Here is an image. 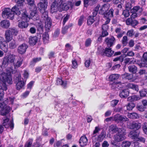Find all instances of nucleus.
Returning <instances> with one entry per match:
<instances>
[{
  "label": "nucleus",
  "instance_id": "f257e3e1",
  "mask_svg": "<svg viewBox=\"0 0 147 147\" xmlns=\"http://www.w3.org/2000/svg\"><path fill=\"white\" fill-rule=\"evenodd\" d=\"M6 82L9 84L12 83V77L10 73H4L0 75V101L3 99L4 91L7 89Z\"/></svg>",
  "mask_w": 147,
  "mask_h": 147
},
{
  "label": "nucleus",
  "instance_id": "f03ea898",
  "mask_svg": "<svg viewBox=\"0 0 147 147\" xmlns=\"http://www.w3.org/2000/svg\"><path fill=\"white\" fill-rule=\"evenodd\" d=\"M70 109L69 103H65L62 100H59L57 102L55 107V109L57 111H62V115L65 116L68 115V112Z\"/></svg>",
  "mask_w": 147,
  "mask_h": 147
},
{
  "label": "nucleus",
  "instance_id": "7ed1b4c3",
  "mask_svg": "<svg viewBox=\"0 0 147 147\" xmlns=\"http://www.w3.org/2000/svg\"><path fill=\"white\" fill-rule=\"evenodd\" d=\"M40 12L42 20L45 21L46 30L49 31L51 26L52 21L51 18L48 17V11L45 10L44 11Z\"/></svg>",
  "mask_w": 147,
  "mask_h": 147
},
{
  "label": "nucleus",
  "instance_id": "20e7f679",
  "mask_svg": "<svg viewBox=\"0 0 147 147\" xmlns=\"http://www.w3.org/2000/svg\"><path fill=\"white\" fill-rule=\"evenodd\" d=\"M125 131L123 128H119V131L113 136L114 140L116 142H120L124 140L125 138Z\"/></svg>",
  "mask_w": 147,
  "mask_h": 147
},
{
  "label": "nucleus",
  "instance_id": "39448f33",
  "mask_svg": "<svg viewBox=\"0 0 147 147\" xmlns=\"http://www.w3.org/2000/svg\"><path fill=\"white\" fill-rule=\"evenodd\" d=\"M119 77V75L118 74H113L110 75L108 78L110 82H112V83H111L109 85L111 86V88L112 89L115 88V87L113 86L114 85H117L121 83L120 81L116 82V81L118 79Z\"/></svg>",
  "mask_w": 147,
  "mask_h": 147
},
{
  "label": "nucleus",
  "instance_id": "423d86ee",
  "mask_svg": "<svg viewBox=\"0 0 147 147\" xmlns=\"http://www.w3.org/2000/svg\"><path fill=\"white\" fill-rule=\"evenodd\" d=\"M14 81L16 83V88L18 90H20L25 85V82L23 78H21V74H19L18 76L16 77Z\"/></svg>",
  "mask_w": 147,
  "mask_h": 147
},
{
  "label": "nucleus",
  "instance_id": "0eeeda50",
  "mask_svg": "<svg viewBox=\"0 0 147 147\" xmlns=\"http://www.w3.org/2000/svg\"><path fill=\"white\" fill-rule=\"evenodd\" d=\"M3 17L5 16V18L10 20H13L14 15L12 14L11 9L9 8H5L2 13Z\"/></svg>",
  "mask_w": 147,
  "mask_h": 147
},
{
  "label": "nucleus",
  "instance_id": "6e6552de",
  "mask_svg": "<svg viewBox=\"0 0 147 147\" xmlns=\"http://www.w3.org/2000/svg\"><path fill=\"white\" fill-rule=\"evenodd\" d=\"M107 47L110 48L113 47L115 42V39L113 36L106 38L105 40Z\"/></svg>",
  "mask_w": 147,
  "mask_h": 147
},
{
  "label": "nucleus",
  "instance_id": "1a4fd4ad",
  "mask_svg": "<svg viewBox=\"0 0 147 147\" xmlns=\"http://www.w3.org/2000/svg\"><path fill=\"white\" fill-rule=\"evenodd\" d=\"M47 5V0H41L40 2L38 4V8L40 12L44 11Z\"/></svg>",
  "mask_w": 147,
  "mask_h": 147
},
{
  "label": "nucleus",
  "instance_id": "9d476101",
  "mask_svg": "<svg viewBox=\"0 0 147 147\" xmlns=\"http://www.w3.org/2000/svg\"><path fill=\"white\" fill-rule=\"evenodd\" d=\"M0 48L5 53L8 51V47L7 43L3 37L0 36Z\"/></svg>",
  "mask_w": 147,
  "mask_h": 147
},
{
  "label": "nucleus",
  "instance_id": "9b49d317",
  "mask_svg": "<svg viewBox=\"0 0 147 147\" xmlns=\"http://www.w3.org/2000/svg\"><path fill=\"white\" fill-rule=\"evenodd\" d=\"M28 47V46L26 44L23 43L18 47L17 51L19 54L23 55L26 52Z\"/></svg>",
  "mask_w": 147,
  "mask_h": 147
},
{
  "label": "nucleus",
  "instance_id": "f8f14e48",
  "mask_svg": "<svg viewBox=\"0 0 147 147\" xmlns=\"http://www.w3.org/2000/svg\"><path fill=\"white\" fill-rule=\"evenodd\" d=\"M142 126V124L138 122H133L130 123L128 125V127L130 129H134V131H139Z\"/></svg>",
  "mask_w": 147,
  "mask_h": 147
},
{
  "label": "nucleus",
  "instance_id": "ddd939ff",
  "mask_svg": "<svg viewBox=\"0 0 147 147\" xmlns=\"http://www.w3.org/2000/svg\"><path fill=\"white\" fill-rule=\"evenodd\" d=\"M11 109V107L9 106L6 105H3L0 110L1 115L3 116H5L9 113Z\"/></svg>",
  "mask_w": 147,
  "mask_h": 147
},
{
  "label": "nucleus",
  "instance_id": "4468645a",
  "mask_svg": "<svg viewBox=\"0 0 147 147\" xmlns=\"http://www.w3.org/2000/svg\"><path fill=\"white\" fill-rule=\"evenodd\" d=\"M129 93L128 89H124L120 90L119 96L121 98H126L129 96Z\"/></svg>",
  "mask_w": 147,
  "mask_h": 147
},
{
  "label": "nucleus",
  "instance_id": "2eb2a0df",
  "mask_svg": "<svg viewBox=\"0 0 147 147\" xmlns=\"http://www.w3.org/2000/svg\"><path fill=\"white\" fill-rule=\"evenodd\" d=\"M126 24L127 25H131L133 27L138 25L139 22L136 20L133 19L132 18H128L126 20Z\"/></svg>",
  "mask_w": 147,
  "mask_h": 147
},
{
  "label": "nucleus",
  "instance_id": "dca6fc26",
  "mask_svg": "<svg viewBox=\"0 0 147 147\" xmlns=\"http://www.w3.org/2000/svg\"><path fill=\"white\" fill-rule=\"evenodd\" d=\"M140 131H132L129 133V136L134 141H136L139 136Z\"/></svg>",
  "mask_w": 147,
  "mask_h": 147
},
{
  "label": "nucleus",
  "instance_id": "f3484780",
  "mask_svg": "<svg viewBox=\"0 0 147 147\" xmlns=\"http://www.w3.org/2000/svg\"><path fill=\"white\" fill-rule=\"evenodd\" d=\"M21 7H18L17 5H15L11 9V11L13 15L16 14L18 16L20 15L21 13Z\"/></svg>",
  "mask_w": 147,
  "mask_h": 147
},
{
  "label": "nucleus",
  "instance_id": "a211bd4d",
  "mask_svg": "<svg viewBox=\"0 0 147 147\" xmlns=\"http://www.w3.org/2000/svg\"><path fill=\"white\" fill-rule=\"evenodd\" d=\"M88 140L85 136H83L80 138L79 143L81 147L86 145L88 143Z\"/></svg>",
  "mask_w": 147,
  "mask_h": 147
},
{
  "label": "nucleus",
  "instance_id": "6ab92c4d",
  "mask_svg": "<svg viewBox=\"0 0 147 147\" xmlns=\"http://www.w3.org/2000/svg\"><path fill=\"white\" fill-rule=\"evenodd\" d=\"M147 62V52L144 53L141 58L140 61H137V63L138 64L139 66L140 67V63H146Z\"/></svg>",
  "mask_w": 147,
  "mask_h": 147
},
{
  "label": "nucleus",
  "instance_id": "aec40b11",
  "mask_svg": "<svg viewBox=\"0 0 147 147\" xmlns=\"http://www.w3.org/2000/svg\"><path fill=\"white\" fill-rule=\"evenodd\" d=\"M105 56L108 57H111L114 53V51L112 50L110 48L106 47L105 48Z\"/></svg>",
  "mask_w": 147,
  "mask_h": 147
},
{
  "label": "nucleus",
  "instance_id": "412c9836",
  "mask_svg": "<svg viewBox=\"0 0 147 147\" xmlns=\"http://www.w3.org/2000/svg\"><path fill=\"white\" fill-rule=\"evenodd\" d=\"M29 8L30 9V18L32 19L34 16L37 14V8L36 6L34 7H31L29 6Z\"/></svg>",
  "mask_w": 147,
  "mask_h": 147
},
{
  "label": "nucleus",
  "instance_id": "4be33fe9",
  "mask_svg": "<svg viewBox=\"0 0 147 147\" xmlns=\"http://www.w3.org/2000/svg\"><path fill=\"white\" fill-rule=\"evenodd\" d=\"M120 128H118L117 125L115 124H112L109 127V130L110 132L113 133H116L119 131Z\"/></svg>",
  "mask_w": 147,
  "mask_h": 147
},
{
  "label": "nucleus",
  "instance_id": "5701e85b",
  "mask_svg": "<svg viewBox=\"0 0 147 147\" xmlns=\"http://www.w3.org/2000/svg\"><path fill=\"white\" fill-rule=\"evenodd\" d=\"M0 26L4 28H7L10 25V23L9 20H4L0 23Z\"/></svg>",
  "mask_w": 147,
  "mask_h": 147
},
{
  "label": "nucleus",
  "instance_id": "b1692460",
  "mask_svg": "<svg viewBox=\"0 0 147 147\" xmlns=\"http://www.w3.org/2000/svg\"><path fill=\"white\" fill-rule=\"evenodd\" d=\"M29 26V24L28 22L22 20L19 22L18 26L21 29H24L27 28Z\"/></svg>",
  "mask_w": 147,
  "mask_h": 147
},
{
  "label": "nucleus",
  "instance_id": "393cba45",
  "mask_svg": "<svg viewBox=\"0 0 147 147\" xmlns=\"http://www.w3.org/2000/svg\"><path fill=\"white\" fill-rule=\"evenodd\" d=\"M124 119V118L122 116L117 114L115 115L114 120L116 122L119 123L122 122Z\"/></svg>",
  "mask_w": 147,
  "mask_h": 147
},
{
  "label": "nucleus",
  "instance_id": "a878e982",
  "mask_svg": "<svg viewBox=\"0 0 147 147\" xmlns=\"http://www.w3.org/2000/svg\"><path fill=\"white\" fill-rule=\"evenodd\" d=\"M59 4L55 2H53L51 4L50 9L51 12L52 13L57 12L58 9Z\"/></svg>",
  "mask_w": 147,
  "mask_h": 147
},
{
  "label": "nucleus",
  "instance_id": "bb28decb",
  "mask_svg": "<svg viewBox=\"0 0 147 147\" xmlns=\"http://www.w3.org/2000/svg\"><path fill=\"white\" fill-rule=\"evenodd\" d=\"M140 97L138 95H134L129 96L127 98V100L128 101L132 102L140 100Z\"/></svg>",
  "mask_w": 147,
  "mask_h": 147
},
{
  "label": "nucleus",
  "instance_id": "cd10ccee",
  "mask_svg": "<svg viewBox=\"0 0 147 147\" xmlns=\"http://www.w3.org/2000/svg\"><path fill=\"white\" fill-rule=\"evenodd\" d=\"M107 5L106 4H104L101 7L99 11V13L101 15H103L105 17V14L106 13L108 10L107 8L106 7Z\"/></svg>",
  "mask_w": 147,
  "mask_h": 147
},
{
  "label": "nucleus",
  "instance_id": "c85d7f7f",
  "mask_svg": "<svg viewBox=\"0 0 147 147\" xmlns=\"http://www.w3.org/2000/svg\"><path fill=\"white\" fill-rule=\"evenodd\" d=\"M38 40L37 37L35 36L30 38H29V42L30 45L34 46L37 42Z\"/></svg>",
  "mask_w": 147,
  "mask_h": 147
},
{
  "label": "nucleus",
  "instance_id": "c756f323",
  "mask_svg": "<svg viewBox=\"0 0 147 147\" xmlns=\"http://www.w3.org/2000/svg\"><path fill=\"white\" fill-rule=\"evenodd\" d=\"M45 30L46 32L42 34V39L43 42L45 43L47 42L49 38V36L48 32L49 31H47L45 28Z\"/></svg>",
  "mask_w": 147,
  "mask_h": 147
},
{
  "label": "nucleus",
  "instance_id": "7c9ffc66",
  "mask_svg": "<svg viewBox=\"0 0 147 147\" xmlns=\"http://www.w3.org/2000/svg\"><path fill=\"white\" fill-rule=\"evenodd\" d=\"M121 77L123 80L128 79V80H130L132 79L133 75L132 74L125 73V74H122Z\"/></svg>",
  "mask_w": 147,
  "mask_h": 147
},
{
  "label": "nucleus",
  "instance_id": "2f4dec72",
  "mask_svg": "<svg viewBox=\"0 0 147 147\" xmlns=\"http://www.w3.org/2000/svg\"><path fill=\"white\" fill-rule=\"evenodd\" d=\"M106 136V132L102 130L97 137V140L99 142H102Z\"/></svg>",
  "mask_w": 147,
  "mask_h": 147
},
{
  "label": "nucleus",
  "instance_id": "473e14b6",
  "mask_svg": "<svg viewBox=\"0 0 147 147\" xmlns=\"http://www.w3.org/2000/svg\"><path fill=\"white\" fill-rule=\"evenodd\" d=\"M9 59L8 58L6 57L5 56L3 59V61L1 65L2 67L5 68L8 65L9 62L8 61Z\"/></svg>",
  "mask_w": 147,
  "mask_h": 147
},
{
  "label": "nucleus",
  "instance_id": "72a5a7b5",
  "mask_svg": "<svg viewBox=\"0 0 147 147\" xmlns=\"http://www.w3.org/2000/svg\"><path fill=\"white\" fill-rule=\"evenodd\" d=\"M129 71L133 74L136 73L137 71V67L134 65H131L128 67Z\"/></svg>",
  "mask_w": 147,
  "mask_h": 147
},
{
  "label": "nucleus",
  "instance_id": "f704fd0d",
  "mask_svg": "<svg viewBox=\"0 0 147 147\" xmlns=\"http://www.w3.org/2000/svg\"><path fill=\"white\" fill-rule=\"evenodd\" d=\"M22 20L28 22L30 19L26 11H24L22 14Z\"/></svg>",
  "mask_w": 147,
  "mask_h": 147
},
{
  "label": "nucleus",
  "instance_id": "c9c22d12",
  "mask_svg": "<svg viewBox=\"0 0 147 147\" xmlns=\"http://www.w3.org/2000/svg\"><path fill=\"white\" fill-rule=\"evenodd\" d=\"M128 86L129 88L137 92L139 90L138 86L137 85L132 83H129L128 84Z\"/></svg>",
  "mask_w": 147,
  "mask_h": 147
},
{
  "label": "nucleus",
  "instance_id": "e433bc0d",
  "mask_svg": "<svg viewBox=\"0 0 147 147\" xmlns=\"http://www.w3.org/2000/svg\"><path fill=\"white\" fill-rule=\"evenodd\" d=\"M132 58H125L124 59H123L124 62L123 63L124 67H125L127 66L128 65L130 64H131L132 63Z\"/></svg>",
  "mask_w": 147,
  "mask_h": 147
},
{
  "label": "nucleus",
  "instance_id": "4c0bfd02",
  "mask_svg": "<svg viewBox=\"0 0 147 147\" xmlns=\"http://www.w3.org/2000/svg\"><path fill=\"white\" fill-rule=\"evenodd\" d=\"M57 83L58 85H61L64 87H65L67 84L66 81H63L60 78H58L57 79Z\"/></svg>",
  "mask_w": 147,
  "mask_h": 147
},
{
  "label": "nucleus",
  "instance_id": "58836bf2",
  "mask_svg": "<svg viewBox=\"0 0 147 147\" xmlns=\"http://www.w3.org/2000/svg\"><path fill=\"white\" fill-rule=\"evenodd\" d=\"M128 117L129 118L133 119H137L139 118L138 114L136 113H129L128 115Z\"/></svg>",
  "mask_w": 147,
  "mask_h": 147
},
{
  "label": "nucleus",
  "instance_id": "ea45409f",
  "mask_svg": "<svg viewBox=\"0 0 147 147\" xmlns=\"http://www.w3.org/2000/svg\"><path fill=\"white\" fill-rule=\"evenodd\" d=\"M114 10L113 9H111L108 11L105 14V17H113Z\"/></svg>",
  "mask_w": 147,
  "mask_h": 147
},
{
  "label": "nucleus",
  "instance_id": "a19ab883",
  "mask_svg": "<svg viewBox=\"0 0 147 147\" xmlns=\"http://www.w3.org/2000/svg\"><path fill=\"white\" fill-rule=\"evenodd\" d=\"M94 18L92 16H89L88 18L87 24L89 26L92 25L94 22Z\"/></svg>",
  "mask_w": 147,
  "mask_h": 147
},
{
  "label": "nucleus",
  "instance_id": "79ce46f5",
  "mask_svg": "<svg viewBox=\"0 0 147 147\" xmlns=\"http://www.w3.org/2000/svg\"><path fill=\"white\" fill-rule=\"evenodd\" d=\"M9 32V33L12 35V36H16L18 33V31L16 29H10L9 30L7 31Z\"/></svg>",
  "mask_w": 147,
  "mask_h": 147
},
{
  "label": "nucleus",
  "instance_id": "37998d69",
  "mask_svg": "<svg viewBox=\"0 0 147 147\" xmlns=\"http://www.w3.org/2000/svg\"><path fill=\"white\" fill-rule=\"evenodd\" d=\"M70 7L71 8H72V5L71 3L67 4L65 3L62 6V9L64 11H67L69 9Z\"/></svg>",
  "mask_w": 147,
  "mask_h": 147
},
{
  "label": "nucleus",
  "instance_id": "c03bdc74",
  "mask_svg": "<svg viewBox=\"0 0 147 147\" xmlns=\"http://www.w3.org/2000/svg\"><path fill=\"white\" fill-rule=\"evenodd\" d=\"M73 47L69 43H67L65 46V51L67 52L71 51L73 49Z\"/></svg>",
  "mask_w": 147,
  "mask_h": 147
},
{
  "label": "nucleus",
  "instance_id": "a18cd8bd",
  "mask_svg": "<svg viewBox=\"0 0 147 147\" xmlns=\"http://www.w3.org/2000/svg\"><path fill=\"white\" fill-rule=\"evenodd\" d=\"M41 59V58L40 57L33 58L31 61L30 64L32 66H34L36 63L40 61Z\"/></svg>",
  "mask_w": 147,
  "mask_h": 147
},
{
  "label": "nucleus",
  "instance_id": "49530a36",
  "mask_svg": "<svg viewBox=\"0 0 147 147\" xmlns=\"http://www.w3.org/2000/svg\"><path fill=\"white\" fill-rule=\"evenodd\" d=\"M13 36L12 35L10 34L9 32L7 31L5 32V37L6 40L7 42H9L12 39Z\"/></svg>",
  "mask_w": 147,
  "mask_h": 147
},
{
  "label": "nucleus",
  "instance_id": "de8ad7c7",
  "mask_svg": "<svg viewBox=\"0 0 147 147\" xmlns=\"http://www.w3.org/2000/svg\"><path fill=\"white\" fill-rule=\"evenodd\" d=\"M135 106V104L133 102L129 103L126 106L127 110H131Z\"/></svg>",
  "mask_w": 147,
  "mask_h": 147
},
{
  "label": "nucleus",
  "instance_id": "09e8293b",
  "mask_svg": "<svg viewBox=\"0 0 147 147\" xmlns=\"http://www.w3.org/2000/svg\"><path fill=\"white\" fill-rule=\"evenodd\" d=\"M140 96L141 97L146 96L147 93V90L146 89H143L139 91Z\"/></svg>",
  "mask_w": 147,
  "mask_h": 147
},
{
  "label": "nucleus",
  "instance_id": "8fccbe9b",
  "mask_svg": "<svg viewBox=\"0 0 147 147\" xmlns=\"http://www.w3.org/2000/svg\"><path fill=\"white\" fill-rule=\"evenodd\" d=\"M16 41L13 40L9 43V47L11 49H13L16 48L17 47Z\"/></svg>",
  "mask_w": 147,
  "mask_h": 147
},
{
  "label": "nucleus",
  "instance_id": "3c124183",
  "mask_svg": "<svg viewBox=\"0 0 147 147\" xmlns=\"http://www.w3.org/2000/svg\"><path fill=\"white\" fill-rule=\"evenodd\" d=\"M84 16L83 15H82L80 17L78 21V26H80L82 25L84 22Z\"/></svg>",
  "mask_w": 147,
  "mask_h": 147
},
{
  "label": "nucleus",
  "instance_id": "603ef678",
  "mask_svg": "<svg viewBox=\"0 0 147 147\" xmlns=\"http://www.w3.org/2000/svg\"><path fill=\"white\" fill-rule=\"evenodd\" d=\"M131 143L130 142L124 141L121 144V146L122 147H129L131 145Z\"/></svg>",
  "mask_w": 147,
  "mask_h": 147
},
{
  "label": "nucleus",
  "instance_id": "864d4df0",
  "mask_svg": "<svg viewBox=\"0 0 147 147\" xmlns=\"http://www.w3.org/2000/svg\"><path fill=\"white\" fill-rule=\"evenodd\" d=\"M92 40L91 39L89 38L86 39L85 42V46L86 47H88L91 45Z\"/></svg>",
  "mask_w": 147,
  "mask_h": 147
},
{
  "label": "nucleus",
  "instance_id": "5fc2aeb1",
  "mask_svg": "<svg viewBox=\"0 0 147 147\" xmlns=\"http://www.w3.org/2000/svg\"><path fill=\"white\" fill-rule=\"evenodd\" d=\"M23 59L22 58H19L18 61L16 63L15 66L17 67H20L22 63Z\"/></svg>",
  "mask_w": 147,
  "mask_h": 147
},
{
  "label": "nucleus",
  "instance_id": "6e6d98bb",
  "mask_svg": "<svg viewBox=\"0 0 147 147\" xmlns=\"http://www.w3.org/2000/svg\"><path fill=\"white\" fill-rule=\"evenodd\" d=\"M136 108L138 111L140 112H143L144 111L145 109L146 108V107H145L142 105H137L136 107Z\"/></svg>",
  "mask_w": 147,
  "mask_h": 147
},
{
  "label": "nucleus",
  "instance_id": "4d7b16f0",
  "mask_svg": "<svg viewBox=\"0 0 147 147\" xmlns=\"http://www.w3.org/2000/svg\"><path fill=\"white\" fill-rule=\"evenodd\" d=\"M9 59L8 61L9 62L13 63L15 59V57L13 56L12 55H9L6 56Z\"/></svg>",
  "mask_w": 147,
  "mask_h": 147
},
{
  "label": "nucleus",
  "instance_id": "13d9d810",
  "mask_svg": "<svg viewBox=\"0 0 147 147\" xmlns=\"http://www.w3.org/2000/svg\"><path fill=\"white\" fill-rule=\"evenodd\" d=\"M27 2V4L29 5V6L31 7H34L36 6L34 4V0H26Z\"/></svg>",
  "mask_w": 147,
  "mask_h": 147
},
{
  "label": "nucleus",
  "instance_id": "bf43d9fd",
  "mask_svg": "<svg viewBox=\"0 0 147 147\" xmlns=\"http://www.w3.org/2000/svg\"><path fill=\"white\" fill-rule=\"evenodd\" d=\"M24 0H16V2L17 5L18 7H22L23 6Z\"/></svg>",
  "mask_w": 147,
  "mask_h": 147
},
{
  "label": "nucleus",
  "instance_id": "052dcab7",
  "mask_svg": "<svg viewBox=\"0 0 147 147\" xmlns=\"http://www.w3.org/2000/svg\"><path fill=\"white\" fill-rule=\"evenodd\" d=\"M122 14L125 18L128 17L130 15L129 10L125 9L123 11Z\"/></svg>",
  "mask_w": 147,
  "mask_h": 147
},
{
  "label": "nucleus",
  "instance_id": "680f3d73",
  "mask_svg": "<svg viewBox=\"0 0 147 147\" xmlns=\"http://www.w3.org/2000/svg\"><path fill=\"white\" fill-rule=\"evenodd\" d=\"M123 57L122 55H121L119 57H117L115 58L113 60V61H119L120 62H121L123 61Z\"/></svg>",
  "mask_w": 147,
  "mask_h": 147
},
{
  "label": "nucleus",
  "instance_id": "e2e57ef3",
  "mask_svg": "<svg viewBox=\"0 0 147 147\" xmlns=\"http://www.w3.org/2000/svg\"><path fill=\"white\" fill-rule=\"evenodd\" d=\"M140 9V7L139 6H137L134 7L133 8L131 9V13H136Z\"/></svg>",
  "mask_w": 147,
  "mask_h": 147
},
{
  "label": "nucleus",
  "instance_id": "0e129e2a",
  "mask_svg": "<svg viewBox=\"0 0 147 147\" xmlns=\"http://www.w3.org/2000/svg\"><path fill=\"white\" fill-rule=\"evenodd\" d=\"M98 53L99 54L101 55L102 56H105V49H104L102 48L100 49L98 48Z\"/></svg>",
  "mask_w": 147,
  "mask_h": 147
},
{
  "label": "nucleus",
  "instance_id": "69168bd1",
  "mask_svg": "<svg viewBox=\"0 0 147 147\" xmlns=\"http://www.w3.org/2000/svg\"><path fill=\"white\" fill-rule=\"evenodd\" d=\"M32 143V140H28L25 144L24 147H30Z\"/></svg>",
  "mask_w": 147,
  "mask_h": 147
},
{
  "label": "nucleus",
  "instance_id": "338daca9",
  "mask_svg": "<svg viewBox=\"0 0 147 147\" xmlns=\"http://www.w3.org/2000/svg\"><path fill=\"white\" fill-rule=\"evenodd\" d=\"M60 30L59 28H57L53 34V37L55 38L58 36L60 34Z\"/></svg>",
  "mask_w": 147,
  "mask_h": 147
},
{
  "label": "nucleus",
  "instance_id": "774afa93",
  "mask_svg": "<svg viewBox=\"0 0 147 147\" xmlns=\"http://www.w3.org/2000/svg\"><path fill=\"white\" fill-rule=\"evenodd\" d=\"M142 129L144 133L147 134V123H145L142 125Z\"/></svg>",
  "mask_w": 147,
  "mask_h": 147
}]
</instances>
